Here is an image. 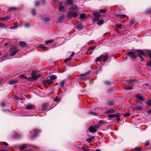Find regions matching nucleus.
<instances>
[{"label": "nucleus", "mask_w": 151, "mask_h": 151, "mask_svg": "<svg viewBox=\"0 0 151 151\" xmlns=\"http://www.w3.org/2000/svg\"><path fill=\"white\" fill-rule=\"evenodd\" d=\"M10 50L11 53L9 54V55L13 56L19 50V49L16 46H13L10 49Z\"/></svg>", "instance_id": "nucleus-1"}, {"label": "nucleus", "mask_w": 151, "mask_h": 151, "mask_svg": "<svg viewBox=\"0 0 151 151\" xmlns=\"http://www.w3.org/2000/svg\"><path fill=\"white\" fill-rule=\"evenodd\" d=\"M93 15L95 16L92 19L93 23L98 21L101 15V14L98 12H93Z\"/></svg>", "instance_id": "nucleus-2"}, {"label": "nucleus", "mask_w": 151, "mask_h": 151, "mask_svg": "<svg viewBox=\"0 0 151 151\" xmlns=\"http://www.w3.org/2000/svg\"><path fill=\"white\" fill-rule=\"evenodd\" d=\"M42 75L41 74H39L36 75V72L35 71H33L31 73L32 78L33 80H37L40 76H42Z\"/></svg>", "instance_id": "nucleus-3"}, {"label": "nucleus", "mask_w": 151, "mask_h": 151, "mask_svg": "<svg viewBox=\"0 0 151 151\" xmlns=\"http://www.w3.org/2000/svg\"><path fill=\"white\" fill-rule=\"evenodd\" d=\"M125 54L126 55L130 56L131 58L132 59H135L137 57V56L134 51L126 52Z\"/></svg>", "instance_id": "nucleus-4"}, {"label": "nucleus", "mask_w": 151, "mask_h": 151, "mask_svg": "<svg viewBox=\"0 0 151 151\" xmlns=\"http://www.w3.org/2000/svg\"><path fill=\"white\" fill-rule=\"evenodd\" d=\"M131 108L134 111L135 110H141L142 107L140 105H136L135 106H133L131 107Z\"/></svg>", "instance_id": "nucleus-5"}, {"label": "nucleus", "mask_w": 151, "mask_h": 151, "mask_svg": "<svg viewBox=\"0 0 151 151\" xmlns=\"http://www.w3.org/2000/svg\"><path fill=\"white\" fill-rule=\"evenodd\" d=\"M89 132L91 133H95L97 131L94 126H90L89 128Z\"/></svg>", "instance_id": "nucleus-6"}, {"label": "nucleus", "mask_w": 151, "mask_h": 151, "mask_svg": "<svg viewBox=\"0 0 151 151\" xmlns=\"http://www.w3.org/2000/svg\"><path fill=\"white\" fill-rule=\"evenodd\" d=\"M137 81L136 80L129 79L127 81V83L128 84L132 85L134 83H137Z\"/></svg>", "instance_id": "nucleus-7"}, {"label": "nucleus", "mask_w": 151, "mask_h": 151, "mask_svg": "<svg viewBox=\"0 0 151 151\" xmlns=\"http://www.w3.org/2000/svg\"><path fill=\"white\" fill-rule=\"evenodd\" d=\"M78 14L77 12H69L68 15L71 17H76L78 16Z\"/></svg>", "instance_id": "nucleus-8"}, {"label": "nucleus", "mask_w": 151, "mask_h": 151, "mask_svg": "<svg viewBox=\"0 0 151 151\" xmlns=\"http://www.w3.org/2000/svg\"><path fill=\"white\" fill-rule=\"evenodd\" d=\"M26 108L28 109H34L35 108V106L33 104H28L26 106Z\"/></svg>", "instance_id": "nucleus-9"}, {"label": "nucleus", "mask_w": 151, "mask_h": 151, "mask_svg": "<svg viewBox=\"0 0 151 151\" xmlns=\"http://www.w3.org/2000/svg\"><path fill=\"white\" fill-rule=\"evenodd\" d=\"M53 82L52 81L51 79H45L43 80L42 81V83L44 84H45L46 83L47 84H50L51 83H52Z\"/></svg>", "instance_id": "nucleus-10"}, {"label": "nucleus", "mask_w": 151, "mask_h": 151, "mask_svg": "<svg viewBox=\"0 0 151 151\" xmlns=\"http://www.w3.org/2000/svg\"><path fill=\"white\" fill-rule=\"evenodd\" d=\"M62 2H61L60 3L59 9L61 11L64 12V11H65V9L64 6H62Z\"/></svg>", "instance_id": "nucleus-11"}, {"label": "nucleus", "mask_w": 151, "mask_h": 151, "mask_svg": "<svg viewBox=\"0 0 151 151\" xmlns=\"http://www.w3.org/2000/svg\"><path fill=\"white\" fill-rule=\"evenodd\" d=\"M88 73H87L81 75L80 76V78L83 80H86L87 78L86 76L88 75Z\"/></svg>", "instance_id": "nucleus-12"}, {"label": "nucleus", "mask_w": 151, "mask_h": 151, "mask_svg": "<svg viewBox=\"0 0 151 151\" xmlns=\"http://www.w3.org/2000/svg\"><path fill=\"white\" fill-rule=\"evenodd\" d=\"M116 116V117H120V115L119 113H117L115 114H111L108 115V116L110 118H114Z\"/></svg>", "instance_id": "nucleus-13"}, {"label": "nucleus", "mask_w": 151, "mask_h": 151, "mask_svg": "<svg viewBox=\"0 0 151 151\" xmlns=\"http://www.w3.org/2000/svg\"><path fill=\"white\" fill-rule=\"evenodd\" d=\"M136 97L137 99L139 101H142L143 100V98L142 96L139 94H137L136 96Z\"/></svg>", "instance_id": "nucleus-14"}, {"label": "nucleus", "mask_w": 151, "mask_h": 151, "mask_svg": "<svg viewBox=\"0 0 151 151\" xmlns=\"http://www.w3.org/2000/svg\"><path fill=\"white\" fill-rule=\"evenodd\" d=\"M18 81L16 79L11 80L9 81V83L10 85H13L18 82Z\"/></svg>", "instance_id": "nucleus-15"}, {"label": "nucleus", "mask_w": 151, "mask_h": 151, "mask_svg": "<svg viewBox=\"0 0 151 151\" xmlns=\"http://www.w3.org/2000/svg\"><path fill=\"white\" fill-rule=\"evenodd\" d=\"M65 82V80H63V81H60L59 83L60 86V87L62 88H63Z\"/></svg>", "instance_id": "nucleus-16"}, {"label": "nucleus", "mask_w": 151, "mask_h": 151, "mask_svg": "<svg viewBox=\"0 0 151 151\" xmlns=\"http://www.w3.org/2000/svg\"><path fill=\"white\" fill-rule=\"evenodd\" d=\"M115 112V110L113 109H111L106 111V113L109 114L111 113H113Z\"/></svg>", "instance_id": "nucleus-17"}, {"label": "nucleus", "mask_w": 151, "mask_h": 151, "mask_svg": "<svg viewBox=\"0 0 151 151\" xmlns=\"http://www.w3.org/2000/svg\"><path fill=\"white\" fill-rule=\"evenodd\" d=\"M45 0H41V2L40 3L38 1H36L35 5L36 6H39L41 3H45Z\"/></svg>", "instance_id": "nucleus-18"}, {"label": "nucleus", "mask_w": 151, "mask_h": 151, "mask_svg": "<svg viewBox=\"0 0 151 151\" xmlns=\"http://www.w3.org/2000/svg\"><path fill=\"white\" fill-rule=\"evenodd\" d=\"M26 144H23L20 145L19 147V149L20 150H22L26 148L27 146Z\"/></svg>", "instance_id": "nucleus-19"}, {"label": "nucleus", "mask_w": 151, "mask_h": 151, "mask_svg": "<svg viewBox=\"0 0 151 151\" xmlns=\"http://www.w3.org/2000/svg\"><path fill=\"white\" fill-rule=\"evenodd\" d=\"M42 19L43 20L44 23H47L49 22L50 19L48 17H45L43 18Z\"/></svg>", "instance_id": "nucleus-20"}, {"label": "nucleus", "mask_w": 151, "mask_h": 151, "mask_svg": "<svg viewBox=\"0 0 151 151\" xmlns=\"http://www.w3.org/2000/svg\"><path fill=\"white\" fill-rule=\"evenodd\" d=\"M48 105L47 103L44 104L42 106V109L43 110H45L48 107Z\"/></svg>", "instance_id": "nucleus-21"}, {"label": "nucleus", "mask_w": 151, "mask_h": 151, "mask_svg": "<svg viewBox=\"0 0 151 151\" xmlns=\"http://www.w3.org/2000/svg\"><path fill=\"white\" fill-rule=\"evenodd\" d=\"M40 132V130H38L37 129H35L34 131V134H35V135L33 136L32 137H35L37 136V133L38 132Z\"/></svg>", "instance_id": "nucleus-22"}, {"label": "nucleus", "mask_w": 151, "mask_h": 151, "mask_svg": "<svg viewBox=\"0 0 151 151\" xmlns=\"http://www.w3.org/2000/svg\"><path fill=\"white\" fill-rule=\"evenodd\" d=\"M104 20L102 19H101L99 20L98 21L97 24L99 25H100L104 23Z\"/></svg>", "instance_id": "nucleus-23"}, {"label": "nucleus", "mask_w": 151, "mask_h": 151, "mask_svg": "<svg viewBox=\"0 0 151 151\" xmlns=\"http://www.w3.org/2000/svg\"><path fill=\"white\" fill-rule=\"evenodd\" d=\"M19 44L20 46H22L23 47H25L27 45V44L26 43L23 41H21L19 43Z\"/></svg>", "instance_id": "nucleus-24"}, {"label": "nucleus", "mask_w": 151, "mask_h": 151, "mask_svg": "<svg viewBox=\"0 0 151 151\" xmlns=\"http://www.w3.org/2000/svg\"><path fill=\"white\" fill-rule=\"evenodd\" d=\"M80 18L82 20H85V14L84 13H82L80 17Z\"/></svg>", "instance_id": "nucleus-25"}, {"label": "nucleus", "mask_w": 151, "mask_h": 151, "mask_svg": "<svg viewBox=\"0 0 151 151\" xmlns=\"http://www.w3.org/2000/svg\"><path fill=\"white\" fill-rule=\"evenodd\" d=\"M117 15L118 17H120L122 19L125 18L127 16L126 15L124 14L123 15L118 14Z\"/></svg>", "instance_id": "nucleus-26"}, {"label": "nucleus", "mask_w": 151, "mask_h": 151, "mask_svg": "<svg viewBox=\"0 0 151 151\" xmlns=\"http://www.w3.org/2000/svg\"><path fill=\"white\" fill-rule=\"evenodd\" d=\"M77 7V6L76 4H73L72 5L70 8V10L74 9Z\"/></svg>", "instance_id": "nucleus-27"}, {"label": "nucleus", "mask_w": 151, "mask_h": 151, "mask_svg": "<svg viewBox=\"0 0 151 151\" xmlns=\"http://www.w3.org/2000/svg\"><path fill=\"white\" fill-rule=\"evenodd\" d=\"M108 58V56L107 55H105L104 56V57H103V61L104 62H106Z\"/></svg>", "instance_id": "nucleus-28"}, {"label": "nucleus", "mask_w": 151, "mask_h": 151, "mask_svg": "<svg viewBox=\"0 0 151 151\" xmlns=\"http://www.w3.org/2000/svg\"><path fill=\"white\" fill-rule=\"evenodd\" d=\"M57 78V77L56 75H52L50 77V79L52 80H54L56 79Z\"/></svg>", "instance_id": "nucleus-29"}, {"label": "nucleus", "mask_w": 151, "mask_h": 151, "mask_svg": "<svg viewBox=\"0 0 151 151\" xmlns=\"http://www.w3.org/2000/svg\"><path fill=\"white\" fill-rule=\"evenodd\" d=\"M77 29L79 30H81L83 28V26L81 24H79L76 27Z\"/></svg>", "instance_id": "nucleus-30"}, {"label": "nucleus", "mask_w": 151, "mask_h": 151, "mask_svg": "<svg viewBox=\"0 0 151 151\" xmlns=\"http://www.w3.org/2000/svg\"><path fill=\"white\" fill-rule=\"evenodd\" d=\"M53 40L51 39L50 40H48L46 41L45 42V44H47L52 43V42H53Z\"/></svg>", "instance_id": "nucleus-31"}, {"label": "nucleus", "mask_w": 151, "mask_h": 151, "mask_svg": "<svg viewBox=\"0 0 151 151\" xmlns=\"http://www.w3.org/2000/svg\"><path fill=\"white\" fill-rule=\"evenodd\" d=\"M19 77L20 78H23L27 79V76L25 74H21L19 76Z\"/></svg>", "instance_id": "nucleus-32"}, {"label": "nucleus", "mask_w": 151, "mask_h": 151, "mask_svg": "<svg viewBox=\"0 0 151 151\" xmlns=\"http://www.w3.org/2000/svg\"><path fill=\"white\" fill-rule=\"evenodd\" d=\"M11 17L10 16H8L7 17H4L2 18V19L4 21H6L8 20V19L10 18Z\"/></svg>", "instance_id": "nucleus-33"}, {"label": "nucleus", "mask_w": 151, "mask_h": 151, "mask_svg": "<svg viewBox=\"0 0 151 151\" xmlns=\"http://www.w3.org/2000/svg\"><path fill=\"white\" fill-rule=\"evenodd\" d=\"M137 52L141 54L142 55L145 56V54L144 53L142 52V51L140 50H138L137 51Z\"/></svg>", "instance_id": "nucleus-34"}, {"label": "nucleus", "mask_w": 151, "mask_h": 151, "mask_svg": "<svg viewBox=\"0 0 151 151\" xmlns=\"http://www.w3.org/2000/svg\"><path fill=\"white\" fill-rule=\"evenodd\" d=\"M32 13L33 15H35L36 14V12L34 9H33L32 10Z\"/></svg>", "instance_id": "nucleus-35"}, {"label": "nucleus", "mask_w": 151, "mask_h": 151, "mask_svg": "<svg viewBox=\"0 0 151 151\" xmlns=\"http://www.w3.org/2000/svg\"><path fill=\"white\" fill-rule=\"evenodd\" d=\"M138 56L140 58L141 61L142 62L144 61V59L143 58L142 56L140 54H138Z\"/></svg>", "instance_id": "nucleus-36"}, {"label": "nucleus", "mask_w": 151, "mask_h": 151, "mask_svg": "<svg viewBox=\"0 0 151 151\" xmlns=\"http://www.w3.org/2000/svg\"><path fill=\"white\" fill-rule=\"evenodd\" d=\"M16 9H17V8H16V7H11L9 8L8 9V10L9 11H13V10H14Z\"/></svg>", "instance_id": "nucleus-37"}, {"label": "nucleus", "mask_w": 151, "mask_h": 151, "mask_svg": "<svg viewBox=\"0 0 151 151\" xmlns=\"http://www.w3.org/2000/svg\"><path fill=\"white\" fill-rule=\"evenodd\" d=\"M0 27L4 28H6V26L5 25V24H3L1 23H0Z\"/></svg>", "instance_id": "nucleus-38"}, {"label": "nucleus", "mask_w": 151, "mask_h": 151, "mask_svg": "<svg viewBox=\"0 0 151 151\" xmlns=\"http://www.w3.org/2000/svg\"><path fill=\"white\" fill-rule=\"evenodd\" d=\"M73 3V2L71 0H68L67 2V4L71 5Z\"/></svg>", "instance_id": "nucleus-39"}, {"label": "nucleus", "mask_w": 151, "mask_h": 151, "mask_svg": "<svg viewBox=\"0 0 151 151\" xmlns=\"http://www.w3.org/2000/svg\"><path fill=\"white\" fill-rule=\"evenodd\" d=\"M146 104L148 106H151V99H149L147 101Z\"/></svg>", "instance_id": "nucleus-40"}, {"label": "nucleus", "mask_w": 151, "mask_h": 151, "mask_svg": "<svg viewBox=\"0 0 151 151\" xmlns=\"http://www.w3.org/2000/svg\"><path fill=\"white\" fill-rule=\"evenodd\" d=\"M122 25L120 24H117L116 25V27L118 29L120 28L121 27Z\"/></svg>", "instance_id": "nucleus-41"}, {"label": "nucleus", "mask_w": 151, "mask_h": 151, "mask_svg": "<svg viewBox=\"0 0 151 151\" xmlns=\"http://www.w3.org/2000/svg\"><path fill=\"white\" fill-rule=\"evenodd\" d=\"M88 114H92L94 115H97V114L96 112H92L91 111H89L88 113Z\"/></svg>", "instance_id": "nucleus-42"}, {"label": "nucleus", "mask_w": 151, "mask_h": 151, "mask_svg": "<svg viewBox=\"0 0 151 151\" xmlns=\"http://www.w3.org/2000/svg\"><path fill=\"white\" fill-rule=\"evenodd\" d=\"M54 101H56V102H57V101L60 102V100H59L58 97V96H56L55 98V99H54Z\"/></svg>", "instance_id": "nucleus-43"}, {"label": "nucleus", "mask_w": 151, "mask_h": 151, "mask_svg": "<svg viewBox=\"0 0 151 151\" xmlns=\"http://www.w3.org/2000/svg\"><path fill=\"white\" fill-rule=\"evenodd\" d=\"M134 23V19H132L129 22V24L130 25H132Z\"/></svg>", "instance_id": "nucleus-44"}, {"label": "nucleus", "mask_w": 151, "mask_h": 151, "mask_svg": "<svg viewBox=\"0 0 151 151\" xmlns=\"http://www.w3.org/2000/svg\"><path fill=\"white\" fill-rule=\"evenodd\" d=\"M72 59V58H70H70H66L65 60V62L66 63L67 62L69 61L70 60Z\"/></svg>", "instance_id": "nucleus-45"}, {"label": "nucleus", "mask_w": 151, "mask_h": 151, "mask_svg": "<svg viewBox=\"0 0 151 151\" xmlns=\"http://www.w3.org/2000/svg\"><path fill=\"white\" fill-rule=\"evenodd\" d=\"M0 105L2 107H4L6 106V104L4 102H3L1 103Z\"/></svg>", "instance_id": "nucleus-46"}, {"label": "nucleus", "mask_w": 151, "mask_h": 151, "mask_svg": "<svg viewBox=\"0 0 151 151\" xmlns=\"http://www.w3.org/2000/svg\"><path fill=\"white\" fill-rule=\"evenodd\" d=\"M17 28V26H15L11 27L9 28V29H14Z\"/></svg>", "instance_id": "nucleus-47"}, {"label": "nucleus", "mask_w": 151, "mask_h": 151, "mask_svg": "<svg viewBox=\"0 0 151 151\" xmlns=\"http://www.w3.org/2000/svg\"><path fill=\"white\" fill-rule=\"evenodd\" d=\"M25 26L26 27H28L30 26V24L28 22H26L25 24Z\"/></svg>", "instance_id": "nucleus-48"}, {"label": "nucleus", "mask_w": 151, "mask_h": 151, "mask_svg": "<svg viewBox=\"0 0 151 151\" xmlns=\"http://www.w3.org/2000/svg\"><path fill=\"white\" fill-rule=\"evenodd\" d=\"M99 12L102 13H104L106 12V11L105 9H100L99 10Z\"/></svg>", "instance_id": "nucleus-49"}, {"label": "nucleus", "mask_w": 151, "mask_h": 151, "mask_svg": "<svg viewBox=\"0 0 151 151\" xmlns=\"http://www.w3.org/2000/svg\"><path fill=\"white\" fill-rule=\"evenodd\" d=\"M104 83L107 85H109L110 84V82L109 81H105Z\"/></svg>", "instance_id": "nucleus-50"}, {"label": "nucleus", "mask_w": 151, "mask_h": 151, "mask_svg": "<svg viewBox=\"0 0 151 151\" xmlns=\"http://www.w3.org/2000/svg\"><path fill=\"white\" fill-rule=\"evenodd\" d=\"M100 124L102 125L105 124V122L103 120H100L99 122Z\"/></svg>", "instance_id": "nucleus-51"}, {"label": "nucleus", "mask_w": 151, "mask_h": 151, "mask_svg": "<svg viewBox=\"0 0 151 151\" xmlns=\"http://www.w3.org/2000/svg\"><path fill=\"white\" fill-rule=\"evenodd\" d=\"M123 115L124 116H129L130 115V113H125Z\"/></svg>", "instance_id": "nucleus-52"}, {"label": "nucleus", "mask_w": 151, "mask_h": 151, "mask_svg": "<svg viewBox=\"0 0 151 151\" xmlns=\"http://www.w3.org/2000/svg\"><path fill=\"white\" fill-rule=\"evenodd\" d=\"M100 59H101V57H97L95 61L96 62H97L99 61Z\"/></svg>", "instance_id": "nucleus-53"}, {"label": "nucleus", "mask_w": 151, "mask_h": 151, "mask_svg": "<svg viewBox=\"0 0 151 151\" xmlns=\"http://www.w3.org/2000/svg\"><path fill=\"white\" fill-rule=\"evenodd\" d=\"M94 126L96 128V129H98L100 127L98 124H96L95 125H94Z\"/></svg>", "instance_id": "nucleus-54"}, {"label": "nucleus", "mask_w": 151, "mask_h": 151, "mask_svg": "<svg viewBox=\"0 0 151 151\" xmlns=\"http://www.w3.org/2000/svg\"><path fill=\"white\" fill-rule=\"evenodd\" d=\"M147 65H149L150 68H151V61H150L148 63H147Z\"/></svg>", "instance_id": "nucleus-55"}, {"label": "nucleus", "mask_w": 151, "mask_h": 151, "mask_svg": "<svg viewBox=\"0 0 151 151\" xmlns=\"http://www.w3.org/2000/svg\"><path fill=\"white\" fill-rule=\"evenodd\" d=\"M20 137V136L19 134H15V135L14 136V137L16 138H19Z\"/></svg>", "instance_id": "nucleus-56"}, {"label": "nucleus", "mask_w": 151, "mask_h": 151, "mask_svg": "<svg viewBox=\"0 0 151 151\" xmlns=\"http://www.w3.org/2000/svg\"><path fill=\"white\" fill-rule=\"evenodd\" d=\"M108 105H112L113 104V102L112 101H110L108 103Z\"/></svg>", "instance_id": "nucleus-57"}, {"label": "nucleus", "mask_w": 151, "mask_h": 151, "mask_svg": "<svg viewBox=\"0 0 151 151\" xmlns=\"http://www.w3.org/2000/svg\"><path fill=\"white\" fill-rule=\"evenodd\" d=\"M133 88V87L131 86H129L127 88V90H131Z\"/></svg>", "instance_id": "nucleus-58"}, {"label": "nucleus", "mask_w": 151, "mask_h": 151, "mask_svg": "<svg viewBox=\"0 0 151 151\" xmlns=\"http://www.w3.org/2000/svg\"><path fill=\"white\" fill-rule=\"evenodd\" d=\"M3 143L4 145L6 146H7L8 145V144L6 142H3Z\"/></svg>", "instance_id": "nucleus-59"}, {"label": "nucleus", "mask_w": 151, "mask_h": 151, "mask_svg": "<svg viewBox=\"0 0 151 151\" xmlns=\"http://www.w3.org/2000/svg\"><path fill=\"white\" fill-rule=\"evenodd\" d=\"M75 53L74 52H73L71 54L70 56V57L71 58L72 57H73Z\"/></svg>", "instance_id": "nucleus-60"}, {"label": "nucleus", "mask_w": 151, "mask_h": 151, "mask_svg": "<svg viewBox=\"0 0 151 151\" xmlns=\"http://www.w3.org/2000/svg\"><path fill=\"white\" fill-rule=\"evenodd\" d=\"M150 144V143L148 141H146L145 142V145H148Z\"/></svg>", "instance_id": "nucleus-61"}, {"label": "nucleus", "mask_w": 151, "mask_h": 151, "mask_svg": "<svg viewBox=\"0 0 151 151\" xmlns=\"http://www.w3.org/2000/svg\"><path fill=\"white\" fill-rule=\"evenodd\" d=\"M95 138V137L93 136L91 137L90 138V140H91L92 139H93Z\"/></svg>", "instance_id": "nucleus-62"}, {"label": "nucleus", "mask_w": 151, "mask_h": 151, "mask_svg": "<svg viewBox=\"0 0 151 151\" xmlns=\"http://www.w3.org/2000/svg\"><path fill=\"white\" fill-rule=\"evenodd\" d=\"M95 48V47H92L89 48V50H92L94 49Z\"/></svg>", "instance_id": "nucleus-63"}, {"label": "nucleus", "mask_w": 151, "mask_h": 151, "mask_svg": "<svg viewBox=\"0 0 151 151\" xmlns=\"http://www.w3.org/2000/svg\"><path fill=\"white\" fill-rule=\"evenodd\" d=\"M147 112L148 114H151V109L150 110H149L147 111Z\"/></svg>", "instance_id": "nucleus-64"}]
</instances>
